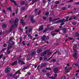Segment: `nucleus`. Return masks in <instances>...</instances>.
I'll return each mask as SVG.
<instances>
[{"instance_id": "nucleus-1", "label": "nucleus", "mask_w": 79, "mask_h": 79, "mask_svg": "<svg viewBox=\"0 0 79 79\" xmlns=\"http://www.w3.org/2000/svg\"><path fill=\"white\" fill-rule=\"evenodd\" d=\"M66 22L64 19H60V20H58L55 23V24H58V23H64V22Z\"/></svg>"}, {"instance_id": "nucleus-2", "label": "nucleus", "mask_w": 79, "mask_h": 79, "mask_svg": "<svg viewBox=\"0 0 79 79\" xmlns=\"http://www.w3.org/2000/svg\"><path fill=\"white\" fill-rule=\"evenodd\" d=\"M49 21L50 22H55V21H56L57 20H58L59 19H60V18H57L56 19H52V18L51 17L49 18Z\"/></svg>"}, {"instance_id": "nucleus-3", "label": "nucleus", "mask_w": 79, "mask_h": 79, "mask_svg": "<svg viewBox=\"0 0 79 79\" xmlns=\"http://www.w3.org/2000/svg\"><path fill=\"white\" fill-rule=\"evenodd\" d=\"M50 50L48 49L45 51L44 52H42L41 54V56H44L45 55L47 54V53H48V52H50Z\"/></svg>"}, {"instance_id": "nucleus-4", "label": "nucleus", "mask_w": 79, "mask_h": 79, "mask_svg": "<svg viewBox=\"0 0 79 79\" xmlns=\"http://www.w3.org/2000/svg\"><path fill=\"white\" fill-rule=\"evenodd\" d=\"M19 74V75L18 76H16V77H19V75L21 74V72L20 71V70H19L17 71V72L15 73V74H14V75H15V74Z\"/></svg>"}, {"instance_id": "nucleus-5", "label": "nucleus", "mask_w": 79, "mask_h": 79, "mask_svg": "<svg viewBox=\"0 0 79 79\" xmlns=\"http://www.w3.org/2000/svg\"><path fill=\"white\" fill-rule=\"evenodd\" d=\"M20 63H21V65H22V64H25V62H23V61L21 60V59H19L18 60V63H19V64Z\"/></svg>"}, {"instance_id": "nucleus-6", "label": "nucleus", "mask_w": 79, "mask_h": 79, "mask_svg": "<svg viewBox=\"0 0 79 79\" xmlns=\"http://www.w3.org/2000/svg\"><path fill=\"white\" fill-rule=\"evenodd\" d=\"M33 19H34V17L33 16H32L30 17V20L32 23H35V21L33 20Z\"/></svg>"}, {"instance_id": "nucleus-7", "label": "nucleus", "mask_w": 79, "mask_h": 79, "mask_svg": "<svg viewBox=\"0 0 79 79\" xmlns=\"http://www.w3.org/2000/svg\"><path fill=\"white\" fill-rule=\"evenodd\" d=\"M43 29H44V26L43 25H41L39 28V29L38 31H42V30H43Z\"/></svg>"}, {"instance_id": "nucleus-8", "label": "nucleus", "mask_w": 79, "mask_h": 79, "mask_svg": "<svg viewBox=\"0 0 79 79\" xmlns=\"http://www.w3.org/2000/svg\"><path fill=\"white\" fill-rule=\"evenodd\" d=\"M18 21H19V19L18 18L15 19V20L14 21V24H16L17 23H18Z\"/></svg>"}, {"instance_id": "nucleus-9", "label": "nucleus", "mask_w": 79, "mask_h": 79, "mask_svg": "<svg viewBox=\"0 0 79 79\" xmlns=\"http://www.w3.org/2000/svg\"><path fill=\"white\" fill-rule=\"evenodd\" d=\"M5 72H6V73H9L10 72V70H9L8 69H7L6 68L5 69Z\"/></svg>"}, {"instance_id": "nucleus-10", "label": "nucleus", "mask_w": 79, "mask_h": 79, "mask_svg": "<svg viewBox=\"0 0 79 79\" xmlns=\"http://www.w3.org/2000/svg\"><path fill=\"white\" fill-rule=\"evenodd\" d=\"M49 27H47L43 31V33H45V32H47V31H48V30H49Z\"/></svg>"}, {"instance_id": "nucleus-11", "label": "nucleus", "mask_w": 79, "mask_h": 79, "mask_svg": "<svg viewBox=\"0 0 79 79\" xmlns=\"http://www.w3.org/2000/svg\"><path fill=\"white\" fill-rule=\"evenodd\" d=\"M74 54L73 55V57H75L76 58H77V57H78V56H77V53L75 52L74 53Z\"/></svg>"}, {"instance_id": "nucleus-12", "label": "nucleus", "mask_w": 79, "mask_h": 79, "mask_svg": "<svg viewBox=\"0 0 79 79\" xmlns=\"http://www.w3.org/2000/svg\"><path fill=\"white\" fill-rule=\"evenodd\" d=\"M46 37V35H44L42 36L41 39H42V40L44 41L45 40V37Z\"/></svg>"}, {"instance_id": "nucleus-13", "label": "nucleus", "mask_w": 79, "mask_h": 79, "mask_svg": "<svg viewBox=\"0 0 79 79\" xmlns=\"http://www.w3.org/2000/svg\"><path fill=\"white\" fill-rule=\"evenodd\" d=\"M58 71V69L57 68H55L53 70V71L54 73H57V72Z\"/></svg>"}, {"instance_id": "nucleus-14", "label": "nucleus", "mask_w": 79, "mask_h": 79, "mask_svg": "<svg viewBox=\"0 0 79 79\" xmlns=\"http://www.w3.org/2000/svg\"><path fill=\"white\" fill-rule=\"evenodd\" d=\"M20 21H21V23L23 25V26H24V24H26L24 22V20L23 19H21L20 20Z\"/></svg>"}, {"instance_id": "nucleus-15", "label": "nucleus", "mask_w": 79, "mask_h": 79, "mask_svg": "<svg viewBox=\"0 0 79 79\" xmlns=\"http://www.w3.org/2000/svg\"><path fill=\"white\" fill-rule=\"evenodd\" d=\"M36 53V52H35V51L33 52L30 54V55L31 56H33Z\"/></svg>"}, {"instance_id": "nucleus-16", "label": "nucleus", "mask_w": 79, "mask_h": 79, "mask_svg": "<svg viewBox=\"0 0 79 79\" xmlns=\"http://www.w3.org/2000/svg\"><path fill=\"white\" fill-rule=\"evenodd\" d=\"M17 63H18V62L17 61H14L12 64H11V66H14L15 64H17Z\"/></svg>"}, {"instance_id": "nucleus-17", "label": "nucleus", "mask_w": 79, "mask_h": 79, "mask_svg": "<svg viewBox=\"0 0 79 79\" xmlns=\"http://www.w3.org/2000/svg\"><path fill=\"white\" fill-rule=\"evenodd\" d=\"M13 45H12V44H11V43H9L8 46V48H12L13 47Z\"/></svg>"}, {"instance_id": "nucleus-18", "label": "nucleus", "mask_w": 79, "mask_h": 79, "mask_svg": "<svg viewBox=\"0 0 79 79\" xmlns=\"http://www.w3.org/2000/svg\"><path fill=\"white\" fill-rule=\"evenodd\" d=\"M20 5H24L25 4V2L24 1H22L20 2Z\"/></svg>"}, {"instance_id": "nucleus-19", "label": "nucleus", "mask_w": 79, "mask_h": 79, "mask_svg": "<svg viewBox=\"0 0 79 79\" xmlns=\"http://www.w3.org/2000/svg\"><path fill=\"white\" fill-rule=\"evenodd\" d=\"M62 31H64V34H65V33H66V29L65 28H63L62 29Z\"/></svg>"}, {"instance_id": "nucleus-20", "label": "nucleus", "mask_w": 79, "mask_h": 79, "mask_svg": "<svg viewBox=\"0 0 79 79\" xmlns=\"http://www.w3.org/2000/svg\"><path fill=\"white\" fill-rule=\"evenodd\" d=\"M42 51V49L41 48H40V49L39 50H38L37 51V53H38V54H39V53H40V52H41Z\"/></svg>"}, {"instance_id": "nucleus-21", "label": "nucleus", "mask_w": 79, "mask_h": 79, "mask_svg": "<svg viewBox=\"0 0 79 79\" xmlns=\"http://www.w3.org/2000/svg\"><path fill=\"white\" fill-rule=\"evenodd\" d=\"M7 27V24H3L2 25V28H5L6 27Z\"/></svg>"}, {"instance_id": "nucleus-22", "label": "nucleus", "mask_w": 79, "mask_h": 79, "mask_svg": "<svg viewBox=\"0 0 79 79\" xmlns=\"http://www.w3.org/2000/svg\"><path fill=\"white\" fill-rule=\"evenodd\" d=\"M46 63H44L43 64H42V65L40 66L41 68H43V67H44V66H46Z\"/></svg>"}, {"instance_id": "nucleus-23", "label": "nucleus", "mask_w": 79, "mask_h": 79, "mask_svg": "<svg viewBox=\"0 0 79 79\" xmlns=\"http://www.w3.org/2000/svg\"><path fill=\"white\" fill-rule=\"evenodd\" d=\"M28 67V66H27L26 67H24V68H23L22 69V71H24V70H25V69H27Z\"/></svg>"}, {"instance_id": "nucleus-24", "label": "nucleus", "mask_w": 79, "mask_h": 79, "mask_svg": "<svg viewBox=\"0 0 79 79\" xmlns=\"http://www.w3.org/2000/svg\"><path fill=\"white\" fill-rule=\"evenodd\" d=\"M25 10V7H22L20 9L21 11H24Z\"/></svg>"}, {"instance_id": "nucleus-25", "label": "nucleus", "mask_w": 79, "mask_h": 79, "mask_svg": "<svg viewBox=\"0 0 79 79\" xmlns=\"http://www.w3.org/2000/svg\"><path fill=\"white\" fill-rule=\"evenodd\" d=\"M60 3V2L58 1H57L55 2V4H56V5H58Z\"/></svg>"}, {"instance_id": "nucleus-26", "label": "nucleus", "mask_w": 79, "mask_h": 79, "mask_svg": "<svg viewBox=\"0 0 79 79\" xmlns=\"http://www.w3.org/2000/svg\"><path fill=\"white\" fill-rule=\"evenodd\" d=\"M49 29H50V30L53 31V30L54 29V27H50V28H49Z\"/></svg>"}, {"instance_id": "nucleus-27", "label": "nucleus", "mask_w": 79, "mask_h": 79, "mask_svg": "<svg viewBox=\"0 0 79 79\" xmlns=\"http://www.w3.org/2000/svg\"><path fill=\"white\" fill-rule=\"evenodd\" d=\"M75 35L77 37H79V33L78 32H76L75 33Z\"/></svg>"}, {"instance_id": "nucleus-28", "label": "nucleus", "mask_w": 79, "mask_h": 79, "mask_svg": "<svg viewBox=\"0 0 79 79\" xmlns=\"http://www.w3.org/2000/svg\"><path fill=\"white\" fill-rule=\"evenodd\" d=\"M69 16L66 17V19H65V21H68V19H69Z\"/></svg>"}, {"instance_id": "nucleus-29", "label": "nucleus", "mask_w": 79, "mask_h": 79, "mask_svg": "<svg viewBox=\"0 0 79 79\" xmlns=\"http://www.w3.org/2000/svg\"><path fill=\"white\" fill-rule=\"evenodd\" d=\"M7 10H9V11H12V10H11V7H8L7 9Z\"/></svg>"}, {"instance_id": "nucleus-30", "label": "nucleus", "mask_w": 79, "mask_h": 79, "mask_svg": "<svg viewBox=\"0 0 79 79\" xmlns=\"http://www.w3.org/2000/svg\"><path fill=\"white\" fill-rule=\"evenodd\" d=\"M51 35H52V36H55V35H56V33H51Z\"/></svg>"}, {"instance_id": "nucleus-31", "label": "nucleus", "mask_w": 79, "mask_h": 79, "mask_svg": "<svg viewBox=\"0 0 79 79\" xmlns=\"http://www.w3.org/2000/svg\"><path fill=\"white\" fill-rule=\"evenodd\" d=\"M20 39V41L19 42H18V44H20L21 42L22 41V37H20V39Z\"/></svg>"}, {"instance_id": "nucleus-32", "label": "nucleus", "mask_w": 79, "mask_h": 79, "mask_svg": "<svg viewBox=\"0 0 79 79\" xmlns=\"http://www.w3.org/2000/svg\"><path fill=\"white\" fill-rule=\"evenodd\" d=\"M5 49H6V48H5L2 49V50L1 51V53L3 52V51H4L5 50Z\"/></svg>"}, {"instance_id": "nucleus-33", "label": "nucleus", "mask_w": 79, "mask_h": 79, "mask_svg": "<svg viewBox=\"0 0 79 79\" xmlns=\"http://www.w3.org/2000/svg\"><path fill=\"white\" fill-rule=\"evenodd\" d=\"M22 44L23 46H25V45H26V44H25V42L24 41H22Z\"/></svg>"}, {"instance_id": "nucleus-34", "label": "nucleus", "mask_w": 79, "mask_h": 79, "mask_svg": "<svg viewBox=\"0 0 79 79\" xmlns=\"http://www.w3.org/2000/svg\"><path fill=\"white\" fill-rule=\"evenodd\" d=\"M77 46V44H75V45L73 46V49L74 48H76Z\"/></svg>"}, {"instance_id": "nucleus-35", "label": "nucleus", "mask_w": 79, "mask_h": 79, "mask_svg": "<svg viewBox=\"0 0 79 79\" xmlns=\"http://www.w3.org/2000/svg\"><path fill=\"white\" fill-rule=\"evenodd\" d=\"M19 28L21 31H22V32H23V28H21V27H19Z\"/></svg>"}, {"instance_id": "nucleus-36", "label": "nucleus", "mask_w": 79, "mask_h": 79, "mask_svg": "<svg viewBox=\"0 0 79 79\" xmlns=\"http://www.w3.org/2000/svg\"><path fill=\"white\" fill-rule=\"evenodd\" d=\"M68 72H69V70L68 69H67L65 71V73H68Z\"/></svg>"}, {"instance_id": "nucleus-37", "label": "nucleus", "mask_w": 79, "mask_h": 79, "mask_svg": "<svg viewBox=\"0 0 79 79\" xmlns=\"http://www.w3.org/2000/svg\"><path fill=\"white\" fill-rule=\"evenodd\" d=\"M56 61V59H53L51 60V61H52V62H53V63H54V62H55Z\"/></svg>"}, {"instance_id": "nucleus-38", "label": "nucleus", "mask_w": 79, "mask_h": 79, "mask_svg": "<svg viewBox=\"0 0 79 79\" xmlns=\"http://www.w3.org/2000/svg\"><path fill=\"white\" fill-rule=\"evenodd\" d=\"M42 72H43V73H45V72H47V70L45 69H43V70H42Z\"/></svg>"}, {"instance_id": "nucleus-39", "label": "nucleus", "mask_w": 79, "mask_h": 79, "mask_svg": "<svg viewBox=\"0 0 79 79\" xmlns=\"http://www.w3.org/2000/svg\"><path fill=\"white\" fill-rule=\"evenodd\" d=\"M49 78L50 79H55V77H54L53 76H51V77H49Z\"/></svg>"}, {"instance_id": "nucleus-40", "label": "nucleus", "mask_w": 79, "mask_h": 79, "mask_svg": "<svg viewBox=\"0 0 79 79\" xmlns=\"http://www.w3.org/2000/svg\"><path fill=\"white\" fill-rule=\"evenodd\" d=\"M3 47H7V45L5 44H4L3 45Z\"/></svg>"}, {"instance_id": "nucleus-41", "label": "nucleus", "mask_w": 79, "mask_h": 79, "mask_svg": "<svg viewBox=\"0 0 79 79\" xmlns=\"http://www.w3.org/2000/svg\"><path fill=\"white\" fill-rule=\"evenodd\" d=\"M12 30H13V29L10 28V29L9 30V32H11Z\"/></svg>"}, {"instance_id": "nucleus-42", "label": "nucleus", "mask_w": 79, "mask_h": 79, "mask_svg": "<svg viewBox=\"0 0 79 79\" xmlns=\"http://www.w3.org/2000/svg\"><path fill=\"white\" fill-rule=\"evenodd\" d=\"M15 12L16 15H17V14H18V9H16Z\"/></svg>"}, {"instance_id": "nucleus-43", "label": "nucleus", "mask_w": 79, "mask_h": 79, "mask_svg": "<svg viewBox=\"0 0 79 79\" xmlns=\"http://www.w3.org/2000/svg\"><path fill=\"white\" fill-rule=\"evenodd\" d=\"M74 5H79V2H76L75 3H74Z\"/></svg>"}, {"instance_id": "nucleus-44", "label": "nucleus", "mask_w": 79, "mask_h": 79, "mask_svg": "<svg viewBox=\"0 0 79 79\" xmlns=\"http://www.w3.org/2000/svg\"><path fill=\"white\" fill-rule=\"evenodd\" d=\"M74 64L75 65V66H79V64Z\"/></svg>"}, {"instance_id": "nucleus-45", "label": "nucleus", "mask_w": 79, "mask_h": 79, "mask_svg": "<svg viewBox=\"0 0 79 79\" xmlns=\"http://www.w3.org/2000/svg\"><path fill=\"white\" fill-rule=\"evenodd\" d=\"M44 60H46L47 59V56H44Z\"/></svg>"}, {"instance_id": "nucleus-46", "label": "nucleus", "mask_w": 79, "mask_h": 79, "mask_svg": "<svg viewBox=\"0 0 79 79\" xmlns=\"http://www.w3.org/2000/svg\"><path fill=\"white\" fill-rule=\"evenodd\" d=\"M13 27H14V25H12L10 27V28L13 29Z\"/></svg>"}, {"instance_id": "nucleus-47", "label": "nucleus", "mask_w": 79, "mask_h": 79, "mask_svg": "<svg viewBox=\"0 0 79 79\" xmlns=\"http://www.w3.org/2000/svg\"><path fill=\"white\" fill-rule=\"evenodd\" d=\"M48 15H49V12H47L46 13H45L46 16H48Z\"/></svg>"}, {"instance_id": "nucleus-48", "label": "nucleus", "mask_w": 79, "mask_h": 79, "mask_svg": "<svg viewBox=\"0 0 79 79\" xmlns=\"http://www.w3.org/2000/svg\"><path fill=\"white\" fill-rule=\"evenodd\" d=\"M43 3H44L45 4L46 3V0H43Z\"/></svg>"}, {"instance_id": "nucleus-49", "label": "nucleus", "mask_w": 79, "mask_h": 79, "mask_svg": "<svg viewBox=\"0 0 79 79\" xmlns=\"http://www.w3.org/2000/svg\"><path fill=\"white\" fill-rule=\"evenodd\" d=\"M72 24L73 25H76V23L75 22H73L72 23Z\"/></svg>"}, {"instance_id": "nucleus-50", "label": "nucleus", "mask_w": 79, "mask_h": 79, "mask_svg": "<svg viewBox=\"0 0 79 79\" xmlns=\"http://www.w3.org/2000/svg\"><path fill=\"white\" fill-rule=\"evenodd\" d=\"M13 3H14L15 6H17V4L16 3V1H15Z\"/></svg>"}, {"instance_id": "nucleus-51", "label": "nucleus", "mask_w": 79, "mask_h": 79, "mask_svg": "<svg viewBox=\"0 0 79 79\" xmlns=\"http://www.w3.org/2000/svg\"><path fill=\"white\" fill-rule=\"evenodd\" d=\"M42 58H43V57H40L39 59L40 61H42Z\"/></svg>"}, {"instance_id": "nucleus-52", "label": "nucleus", "mask_w": 79, "mask_h": 79, "mask_svg": "<svg viewBox=\"0 0 79 79\" xmlns=\"http://www.w3.org/2000/svg\"><path fill=\"white\" fill-rule=\"evenodd\" d=\"M13 40V38H10L9 39V41L11 42V40Z\"/></svg>"}, {"instance_id": "nucleus-53", "label": "nucleus", "mask_w": 79, "mask_h": 79, "mask_svg": "<svg viewBox=\"0 0 79 79\" xmlns=\"http://www.w3.org/2000/svg\"><path fill=\"white\" fill-rule=\"evenodd\" d=\"M65 77H65V76H63L61 77V79H65Z\"/></svg>"}, {"instance_id": "nucleus-54", "label": "nucleus", "mask_w": 79, "mask_h": 79, "mask_svg": "<svg viewBox=\"0 0 79 79\" xmlns=\"http://www.w3.org/2000/svg\"><path fill=\"white\" fill-rule=\"evenodd\" d=\"M73 2V0H70L68 1V2L69 3V2Z\"/></svg>"}, {"instance_id": "nucleus-55", "label": "nucleus", "mask_w": 79, "mask_h": 79, "mask_svg": "<svg viewBox=\"0 0 79 79\" xmlns=\"http://www.w3.org/2000/svg\"><path fill=\"white\" fill-rule=\"evenodd\" d=\"M55 74L54 75V76L55 77H56L58 76V75H57V73H55Z\"/></svg>"}, {"instance_id": "nucleus-56", "label": "nucleus", "mask_w": 79, "mask_h": 79, "mask_svg": "<svg viewBox=\"0 0 79 79\" xmlns=\"http://www.w3.org/2000/svg\"><path fill=\"white\" fill-rule=\"evenodd\" d=\"M7 75H8V76H13V75L11 73H10V74H7Z\"/></svg>"}, {"instance_id": "nucleus-57", "label": "nucleus", "mask_w": 79, "mask_h": 79, "mask_svg": "<svg viewBox=\"0 0 79 79\" xmlns=\"http://www.w3.org/2000/svg\"><path fill=\"white\" fill-rule=\"evenodd\" d=\"M62 10H66V7H64L62 8Z\"/></svg>"}, {"instance_id": "nucleus-58", "label": "nucleus", "mask_w": 79, "mask_h": 79, "mask_svg": "<svg viewBox=\"0 0 79 79\" xmlns=\"http://www.w3.org/2000/svg\"><path fill=\"white\" fill-rule=\"evenodd\" d=\"M43 19H44V20H45L47 19V17H43Z\"/></svg>"}, {"instance_id": "nucleus-59", "label": "nucleus", "mask_w": 79, "mask_h": 79, "mask_svg": "<svg viewBox=\"0 0 79 79\" xmlns=\"http://www.w3.org/2000/svg\"><path fill=\"white\" fill-rule=\"evenodd\" d=\"M35 2V1H32L31 3L32 5H33V4H34Z\"/></svg>"}, {"instance_id": "nucleus-60", "label": "nucleus", "mask_w": 79, "mask_h": 79, "mask_svg": "<svg viewBox=\"0 0 79 79\" xmlns=\"http://www.w3.org/2000/svg\"><path fill=\"white\" fill-rule=\"evenodd\" d=\"M38 9H35L34 11L35 12V13H37V11H38Z\"/></svg>"}, {"instance_id": "nucleus-61", "label": "nucleus", "mask_w": 79, "mask_h": 79, "mask_svg": "<svg viewBox=\"0 0 79 79\" xmlns=\"http://www.w3.org/2000/svg\"><path fill=\"white\" fill-rule=\"evenodd\" d=\"M73 49L74 51L75 52V53H76V52H77V49H76L74 48Z\"/></svg>"}, {"instance_id": "nucleus-62", "label": "nucleus", "mask_w": 79, "mask_h": 79, "mask_svg": "<svg viewBox=\"0 0 79 79\" xmlns=\"http://www.w3.org/2000/svg\"><path fill=\"white\" fill-rule=\"evenodd\" d=\"M72 19H73L72 17H70L69 19V21H71V20H72Z\"/></svg>"}, {"instance_id": "nucleus-63", "label": "nucleus", "mask_w": 79, "mask_h": 79, "mask_svg": "<svg viewBox=\"0 0 79 79\" xmlns=\"http://www.w3.org/2000/svg\"><path fill=\"white\" fill-rule=\"evenodd\" d=\"M64 23H60V26H63V25H64Z\"/></svg>"}, {"instance_id": "nucleus-64", "label": "nucleus", "mask_w": 79, "mask_h": 79, "mask_svg": "<svg viewBox=\"0 0 79 79\" xmlns=\"http://www.w3.org/2000/svg\"><path fill=\"white\" fill-rule=\"evenodd\" d=\"M2 11H3V13H6V10H5L3 9L2 10Z\"/></svg>"}]
</instances>
